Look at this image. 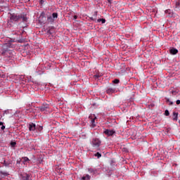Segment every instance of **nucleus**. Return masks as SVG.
Here are the masks:
<instances>
[{"label": "nucleus", "mask_w": 180, "mask_h": 180, "mask_svg": "<svg viewBox=\"0 0 180 180\" xmlns=\"http://www.w3.org/2000/svg\"><path fill=\"white\" fill-rule=\"evenodd\" d=\"M90 144H91L93 148H99L101 147V144H102V141L101 139L98 138H93L90 142Z\"/></svg>", "instance_id": "f257e3e1"}, {"label": "nucleus", "mask_w": 180, "mask_h": 180, "mask_svg": "<svg viewBox=\"0 0 180 180\" xmlns=\"http://www.w3.org/2000/svg\"><path fill=\"white\" fill-rule=\"evenodd\" d=\"M19 19H20V15H17L15 13L11 14L10 19L8 20V23H9L10 25H12L13 22H18Z\"/></svg>", "instance_id": "f03ea898"}, {"label": "nucleus", "mask_w": 180, "mask_h": 180, "mask_svg": "<svg viewBox=\"0 0 180 180\" xmlns=\"http://www.w3.org/2000/svg\"><path fill=\"white\" fill-rule=\"evenodd\" d=\"M1 56H3L4 57L6 58H10L12 57V51L9 50L8 49H4L2 52H1Z\"/></svg>", "instance_id": "7ed1b4c3"}, {"label": "nucleus", "mask_w": 180, "mask_h": 180, "mask_svg": "<svg viewBox=\"0 0 180 180\" xmlns=\"http://www.w3.org/2000/svg\"><path fill=\"white\" fill-rule=\"evenodd\" d=\"M50 109V105L47 103H44L41 107H39V110L41 112H49V110Z\"/></svg>", "instance_id": "20e7f679"}, {"label": "nucleus", "mask_w": 180, "mask_h": 180, "mask_svg": "<svg viewBox=\"0 0 180 180\" xmlns=\"http://www.w3.org/2000/svg\"><path fill=\"white\" fill-rule=\"evenodd\" d=\"M20 180H30V174L23 173L20 176Z\"/></svg>", "instance_id": "39448f33"}, {"label": "nucleus", "mask_w": 180, "mask_h": 180, "mask_svg": "<svg viewBox=\"0 0 180 180\" xmlns=\"http://www.w3.org/2000/svg\"><path fill=\"white\" fill-rule=\"evenodd\" d=\"M116 131L115 130L106 129L104 131V134H106L108 137L110 136H113Z\"/></svg>", "instance_id": "423d86ee"}, {"label": "nucleus", "mask_w": 180, "mask_h": 180, "mask_svg": "<svg viewBox=\"0 0 180 180\" xmlns=\"http://www.w3.org/2000/svg\"><path fill=\"white\" fill-rule=\"evenodd\" d=\"M108 95H112V94H115L116 92V89L115 88H108L105 91Z\"/></svg>", "instance_id": "0eeeda50"}, {"label": "nucleus", "mask_w": 180, "mask_h": 180, "mask_svg": "<svg viewBox=\"0 0 180 180\" xmlns=\"http://www.w3.org/2000/svg\"><path fill=\"white\" fill-rule=\"evenodd\" d=\"M28 129H29L30 131H34L36 130V124H34V123L29 124Z\"/></svg>", "instance_id": "6e6552de"}, {"label": "nucleus", "mask_w": 180, "mask_h": 180, "mask_svg": "<svg viewBox=\"0 0 180 180\" xmlns=\"http://www.w3.org/2000/svg\"><path fill=\"white\" fill-rule=\"evenodd\" d=\"M169 53H170V54H172V56H175V55L178 54V49H176L175 48H171L169 49Z\"/></svg>", "instance_id": "1a4fd4ad"}, {"label": "nucleus", "mask_w": 180, "mask_h": 180, "mask_svg": "<svg viewBox=\"0 0 180 180\" xmlns=\"http://www.w3.org/2000/svg\"><path fill=\"white\" fill-rule=\"evenodd\" d=\"M174 6H175L176 9H179V8H180V1L179 0H176L175 1Z\"/></svg>", "instance_id": "9d476101"}, {"label": "nucleus", "mask_w": 180, "mask_h": 180, "mask_svg": "<svg viewBox=\"0 0 180 180\" xmlns=\"http://www.w3.org/2000/svg\"><path fill=\"white\" fill-rule=\"evenodd\" d=\"M172 120H174L176 122V120H178V112H173V117H172Z\"/></svg>", "instance_id": "9b49d317"}, {"label": "nucleus", "mask_w": 180, "mask_h": 180, "mask_svg": "<svg viewBox=\"0 0 180 180\" xmlns=\"http://www.w3.org/2000/svg\"><path fill=\"white\" fill-rule=\"evenodd\" d=\"M101 23L103 25V23H106V20L105 18H99L97 20L98 23Z\"/></svg>", "instance_id": "f8f14e48"}, {"label": "nucleus", "mask_w": 180, "mask_h": 180, "mask_svg": "<svg viewBox=\"0 0 180 180\" xmlns=\"http://www.w3.org/2000/svg\"><path fill=\"white\" fill-rule=\"evenodd\" d=\"M91 179V176L89 174H86V176H84L82 177V180H90Z\"/></svg>", "instance_id": "ddd939ff"}, {"label": "nucleus", "mask_w": 180, "mask_h": 180, "mask_svg": "<svg viewBox=\"0 0 180 180\" xmlns=\"http://www.w3.org/2000/svg\"><path fill=\"white\" fill-rule=\"evenodd\" d=\"M47 21L49 23H53V22H54V18H53V17H51V16H49L47 18Z\"/></svg>", "instance_id": "4468645a"}, {"label": "nucleus", "mask_w": 180, "mask_h": 180, "mask_svg": "<svg viewBox=\"0 0 180 180\" xmlns=\"http://www.w3.org/2000/svg\"><path fill=\"white\" fill-rule=\"evenodd\" d=\"M36 130H38V131H41V130H43V126L37 125Z\"/></svg>", "instance_id": "2eb2a0df"}, {"label": "nucleus", "mask_w": 180, "mask_h": 180, "mask_svg": "<svg viewBox=\"0 0 180 180\" xmlns=\"http://www.w3.org/2000/svg\"><path fill=\"white\" fill-rule=\"evenodd\" d=\"M40 18L41 19H44L46 20V13L44 12H42L40 15Z\"/></svg>", "instance_id": "dca6fc26"}, {"label": "nucleus", "mask_w": 180, "mask_h": 180, "mask_svg": "<svg viewBox=\"0 0 180 180\" xmlns=\"http://www.w3.org/2000/svg\"><path fill=\"white\" fill-rule=\"evenodd\" d=\"M52 18H53V19H57V18H58V13H52Z\"/></svg>", "instance_id": "f3484780"}, {"label": "nucleus", "mask_w": 180, "mask_h": 180, "mask_svg": "<svg viewBox=\"0 0 180 180\" xmlns=\"http://www.w3.org/2000/svg\"><path fill=\"white\" fill-rule=\"evenodd\" d=\"M20 19H22V22H26L27 20V18H26L25 15L20 16Z\"/></svg>", "instance_id": "a211bd4d"}, {"label": "nucleus", "mask_w": 180, "mask_h": 180, "mask_svg": "<svg viewBox=\"0 0 180 180\" xmlns=\"http://www.w3.org/2000/svg\"><path fill=\"white\" fill-rule=\"evenodd\" d=\"M166 102L169 103V105H174V103L171 101H169V98H166Z\"/></svg>", "instance_id": "6ab92c4d"}, {"label": "nucleus", "mask_w": 180, "mask_h": 180, "mask_svg": "<svg viewBox=\"0 0 180 180\" xmlns=\"http://www.w3.org/2000/svg\"><path fill=\"white\" fill-rule=\"evenodd\" d=\"M94 155L95 157H97V158H101V157H102V155L99 152H97Z\"/></svg>", "instance_id": "aec40b11"}, {"label": "nucleus", "mask_w": 180, "mask_h": 180, "mask_svg": "<svg viewBox=\"0 0 180 180\" xmlns=\"http://www.w3.org/2000/svg\"><path fill=\"white\" fill-rule=\"evenodd\" d=\"M22 160H23V163L25 164V162H27V161H29V158L24 157L22 158Z\"/></svg>", "instance_id": "412c9836"}, {"label": "nucleus", "mask_w": 180, "mask_h": 180, "mask_svg": "<svg viewBox=\"0 0 180 180\" xmlns=\"http://www.w3.org/2000/svg\"><path fill=\"white\" fill-rule=\"evenodd\" d=\"M119 82H120V80H119L118 79H115L112 81L113 84H119Z\"/></svg>", "instance_id": "4be33fe9"}, {"label": "nucleus", "mask_w": 180, "mask_h": 180, "mask_svg": "<svg viewBox=\"0 0 180 180\" xmlns=\"http://www.w3.org/2000/svg\"><path fill=\"white\" fill-rule=\"evenodd\" d=\"M165 116H169V111L168 110H166L165 111Z\"/></svg>", "instance_id": "5701e85b"}, {"label": "nucleus", "mask_w": 180, "mask_h": 180, "mask_svg": "<svg viewBox=\"0 0 180 180\" xmlns=\"http://www.w3.org/2000/svg\"><path fill=\"white\" fill-rule=\"evenodd\" d=\"M96 16H98V11H95L93 14V18H96Z\"/></svg>", "instance_id": "b1692460"}, {"label": "nucleus", "mask_w": 180, "mask_h": 180, "mask_svg": "<svg viewBox=\"0 0 180 180\" xmlns=\"http://www.w3.org/2000/svg\"><path fill=\"white\" fill-rule=\"evenodd\" d=\"M0 174L1 175H4V176H8V173H6V172H1Z\"/></svg>", "instance_id": "393cba45"}, {"label": "nucleus", "mask_w": 180, "mask_h": 180, "mask_svg": "<svg viewBox=\"0 0 180 180\" xmlns=\"http://www.w3.org/2000/svg\"><path fill=\"white\" fill-rule=\"evenodd\" d=\"M90 19H91V20H93L94 22H96V20L98 21V20H96V18H94V17H91Z\"/></svg>", "instance_id": "a878e982"}, {"label": "nucleus", "mask_w": 180, "mask_h": 180, "mask_svg": "<svg viewBox=\"0 0 180 180\" xmlns=\"http://www.w3.org/2000/svg\"><path fill=\"white\" fill-rule=\"evenodd\" d=\"M91 124L92 126H95V118L91 120Z\"/></svg>", "instance_id": "bb28decb"}, {"label": "nucleus", "mask_w": 180, "mask_h": 180, "mask_svg": "<svg viewBox=\"0 0 180 180\" xmlns=\"http://www.w3.org/2000/svg\"><path fill=\"white\" fill-rule=\"evenodd\" d=\"M165 13L166 14L169 13H169H171V10H166Z\"/></svg>", "instance_id": "cd10ccee"}, {"label": "nucleus", "mask_w": 180, "mask_h": 180, "mask_svg": "<svg viewBox=\"0 0 180 180\" xmlns=\"http://www.w3.org/2000/svg\"><path fill=\"white\" fill-rule=\"evenodd\" d=\"M5 167H8V165H9V164L6 163V161L4 160V162Z\"/></svg>", "instance_id": "c85d7f7f"}, {"label": "nucleus", "mask_w": 180, "mask_h": 180, "mask_svg": "<svg viewBox=\"0 0 180 180\" xmlns=\"http://www.w3.org/2000/svg\"><path fill=\"white\" fill-rule=\"evenodd\" d=\"M176 105H180V100H177V101H176Z\"/></svg>", "instance_id": "c756f323"}, {"label": "nucleus", "mask_w": 180, "mask_h": 180, "mask_svg": "<svg viewBox=\"0 0 180 180\" xmlns=\"http://www.w3.org/2000/svg\"><path fill=\"white\" fill-rule=\"evenodd\" d=\"M47 33H48L49 34H51V30H49L47 31Z\"/></svg>", "instance_id": "7c9ffc66"}, {"label": "nucleus", "mask_w": 180, "mask_h": 180, "mask_svg": "<svg viewBox=\"0 0 180 180\" xmlns=\"http://www.w3.org/2000/svg\"><path fill=\"white\" fill-rule=\"evenodd\" d=\"M11 146H16V142H12Z\"/></svg>", "instance_id": "2f4dec72"}, {"label": "nucleus", "mask_w": 180, "mask_h": 180, "mask_svg": "<svg viewBox=\"0 0 180 180\" xmlns=\"http://www.w3.org/2000/svg\"><path fill=\"white\" fill-rule=\"evenodd\" d=\"M1 130H5V126L4 125H2Z\"/></svg>", "instance_id": "473e14b6"}, {"label": "nucleus", "mask_w": 180, "mask_h": 180, "mask_svg": "<svg viewBox=\"0 0 180 180\" xmlns=\"http://www.w3.org/2000/svg\"><path fill=\"white\" fill-rule=\"evenodd\" d=\"M0 126H4V122H0Z\"/></svg>", "instance_id": "72a5a7b5"}, {"label": "nucleus", "mask_w": 180, "mask_h": 180, "mask_svg": "<svg viewBox=\"0 0 180 180\" xmlns=\"http://www.w3.org/2000/svg\"><path fill=\"white\" fill-rule=\"evenodd\" d=\"M41 4H44V0H41Z\"/></svg>", "instance_id": "f704fd0d"}, {"label": "nucleus", "mask_w": 180, "mask_h": 180, "mask_svg": "<svg viewBox=\"0 0 180 180\" xmlns=\"http://www.w3.org/2000/svg\"><path fill=\"white\" fill-rule=\"evenodd\" d=\"M77 18H78V16L74 15V19H77Z\"/></svg>", "instance_id": "c9c22d12"}, {"label": "nucleus", "mask_w": 180, "mask_h": 180, "mask_svg": "<svg viewBox=\"0 0 180 180\" xmlns=\"http://www.w3.org/2000/svg\"><path fill=\"white\" fill-rule=\"evenodd\" d=\"M95 78H99V75H94Z\"/></svg>", "instance_id": "e433bc0d"}, {"label": "nucleus", "mask_w": 180, "mask_h": 180, "mask_svg": "<svg viewBox=\"0 0 180 180\" xmlns=\"http://www.w3.org/2000/svg\"><path fill=\"white\" fill-rule=\"evenodd\" d=\"M110 1H111V0H108V2L109 4H110Z\"/></svg>", "instance_id": "4c0bfd02"}]
</instances>
